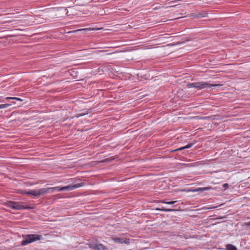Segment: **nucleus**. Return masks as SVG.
I'll return each instance as SVG.
<instances>
[{
    "label": "nucleus",
    "mask_w": 250,
    "mask_h": 250,
    "mask_svg": "<svg viewBox=\"0 0 250 250\" xmlns=\"http://www.w3.org/2000/svg\"><path fill=\"white\" fill-rule=\"evenodd\" d=\"M23 237L24 239L21 243V245L22 246L43 239L42 236L40 234H27Z\"/></svg>",
    "instance_id": "1"
},
{
    "label": "nucleus",
    "mask_w": 250,
    "mask_h": 250,
    "mask_svg": "<svg viewBox=\"0 0 250 250\" xmlns=\"http://www.w3.org/2000/svg\"><path fill=\"white\" fill-rule=\"evenodd\" d=\"M187 86L188 88L194 87L198 89H202L204 88H209L211 87L218 86H219V85L210 84L208 83V82H199L193 83H189L187 84Z\"/></svg>",
    "instance_id": "2"
},
{
    "label": "nucleus",
    "mask_w": 250,
    "mask_h": 250,
    "mask_svg": "<svg viewBox=\"0 0 250 250\" xmlns=\"http://www.w3.org/2000/svg\"><path fill=\"white\" fill-rule=\"evenodd\" d=\"M22 204L23 203L21 204L19 202L9 201L5 203V206L14 210H22L30 208L28 206L23 205Z\"/></svg>",
    "instance_id": "3"
},
{
    "label": "nucleus",
    "mask_w": 250,
    "mask_h": 250,
    "mask_svg": "<svg viewBox=\"0 0 250 250\" xmlns=\"http://www.w3.org/2000/svg\"><path fill=\"white\" fill-rule=\"evenodd\" d=\"M83 183H81L78 184H72L67 186H64L61 188L59 189V191H70L76 188H79L82 187L83 185Z\"/></svg>",
    "instance_id": "4"
},
{
    "label": "nucleus",
    "mask_w": 250,
    "mask_h": 250,
    "mask_svg": "<svg viewBox=\"0 0 250 250\" xmlns=\"http://www.w3.org/2000/svg\"><path fill=\"white\" fill-rule=\"evenodd\" d=\"M113 241L117 243L129 244L130 243V240L127 238H122L120 237L113 238Z\"/></svg>",
    "instance_id": "5"
},
{
    "label": "nucleus",
    "mask_w": 250,
    "mask_h": 250,
    "mask_svg": "<svg viewBox=\"0 0 250 250\" xmlns=\"http://www.w3.org/2000/svg\"><path fill=\"white\" fill-rule=\"evenodd\" d=\"M96 44H95V51H94L95 54H101V55L110 54V53H106L107 52V51H106V50H99V49L96 50V49H99L100 48L99 46H96Z\"/></svg>",
    "instance_id": "6"
},
{
    "label": "nucleus",
    "mask_w": 250,
    "mask_h": 250,
    "mask_svg": "<svg viewBox=\"0 0 250 250\" xmlns=\"http://www.w3.org/2000/svg\"><path fill=\"white\" fill-rule=\"evenodd\" d=\"M108 248L102 244L95 242V250H107Z\"/></svg>",
    "instance_id": "7"
},
{
    "label": "nucleus",
    "mask_w": 250,
    "mask_h": 250,
    "mask_svg": "<svg viewBox=\"0 0 250 250\" xmlns=\"http://www.w3.org/2000/svg\"><path fill=\"white\" fill-rule=\"evenodd\" d=\"M212 189V188L211 187H205V188H197L196 189H192V190H191V191L193 192H198V191L204 192L205 191L209 190H210Z\"/></svg>",
    "instance_id": "8"
},
{
    "label": "nucleus",
    "mask_w": 250,
    "mask_h": 250,
    "mask_svg": "<svg viewBox=\"0 0 250 250\" xmlns=\"http://www.w3.org/2000/svg\"><path fill=\"white\" fill-rule=\"evenodd\" d=\"M39 196L43 195L48 193H50L49 188H42L38 189Z\"/></svg>",
    "instance_id": "9"
},
{
    "label": "nucleus",
    "mask_w": 250,
    "mask_h": 250,
    "mask_svg": "<svg viewBox=\"0 0 250 250\" xmlns=\"http://www.w3.org/2000/svg\"><path fill=\"white\" fill-rule=\"evenodd\" d=\"M25 193L28 195H32L36 197L39 196L38 189L31 190L30 191L26 192Z\"/></svg>",
    "instance_id": "10"
},
{
    "label": "nucleus",
    "mask_w": 250,
    "mask_h": 250,
    "mask_svg": "<svg viewBox=\"0 0 250 250\" xmlns=\"http://www.w3.org/2000/svg\"><path fill=\"white\" fill-rule=\"evenodd\" d=\"M208 13L205 11H202L201 12H199L194 15V18H201L203 17H206L207 16Z\"/></svg>",
    "instance_id": "11"
},
{
    "label": "nucleus",
    "mask_w": 250,
    "mask_h": 250,
    "mask_svg": "<svg viewBox=\"0 0 250 250\" xmlns=\"http://www.w3.org/2000/svg\"><path fill=\"white\" fill-rule=\"evenodd\" d=\"M193 144H194V143L188 144L187 145H186V146H184L180 147V148H179L178 149H176L173 150V151H176L181 150H183V149H187V148H190L192 146Z\"/></svg>",
    "instance_id": "12"
},
{
    "label": "nucleus",
    "mask_w": 250,
    "mask_h": 250,
    "mask_svg": "<svg viewBox=\"0 0 250 250\" xmlns=\"http://www.w3.org/2000/svg\"><path fill=\"white\" fill-rule=\"evenodd\" d=\"M104 67L103 66H101L98 68L97 70H95V75H97L99 74V75H102L104 72Z\"/></svg>",
    "instance_id": "13"
},
{
    "label": "nucleus",
    "mask_w": 250,
    "mask_h": 250,
    "mask_svg": "<svg viewBox=\"0 0 250 250\" xmlns=\"http://www.w3.org/2000/svg\"><path fill=\"white\" fill-rule=\"evenodd\" d=\"M227 250H237L236 247L232 244H227L226 246Z\"/></svg>",
    "instance_id": "14"
},
{
    "label": "nucleus",
    "mask_w": 250,
    "mask_h": 250,
    "mask_svg": "<svg viewBox=\"0 0 250 250\" xmlns=\"http://www.w3.org/2000/svg\"><path fill=\"white\" fill-rule=\"evenodd\" d=\"M157 210L165 212H172L176 210L175 209H174L166 208H165L164 207H162V208H157Z\"/></svg>",
    "instance_id": "15"
},
{
    "label": "nucleus",
    "mask_w": 250,
    "mask_h": 250,
    "mask_svg": "<svg viewBox=\"0 0 250 250\" xmlns=\"http://www.w3.org/2000/svg\"><path fill=\"white\" fill-rule=\"evenodd\" d=\"M96 13L98 14V15H103V13H104V11H103L102 10H101V9L100 8V7H97L96 8Z\"/></svg>",
    "instance_id": "16"
},
{
    "label": "nucleus",
    "mask_w": 250,
    "mask_h": 250,
    "mask_svg": "<svg viewBox=\"0 0 250 250\" xmlns=\"http://www.w3.org/2000/svg\"><path fill=\"white\" fill-rule=\"evenodd\" d=\"M177 202V201H169V202H166L165 201H162V203L164 204H166L168 205H172Z\"/></svg>",
    "instance_id": "17"
},
{
    "label": "nucleus",
    "mask_w": 250,
    "mask_h": 250,
    "mask_svg": "<svg viewBox=\"0 0 250 250\" xmlns=\"http://www.w3.org/2000/svg\"><path fill=\"white\" fill-rule=\"evenodd\" d=\"M60 188L59 187H56L49 188V190H50V192H53L56 190H59V189H60Z\"/></svg>",
    "instance_id": "18"
},
{
    "label": "nucleus",
    "mask_w": 250,
    "mask_h": 250,
    "mask_svg": "<svg viewBox=\"0 0 250 250\" xmlns=\"http://www.w3.org/2000/svg\"><path fill=\"white\" fill-rule=\"evenodd\" d=\"M112 159H111L110 158L105 159L104 160H102L101 161H95V163H99V162H103V163H105V162H108L110 161H111Z\"/></svg>",
    "instance_id": "19"
},
{
    "label": "nucleus",
    "mask_w": 250,
    "mask_h": 250,
    "mask_svg": "<svg viewBox=\"0 0 250 250\" xmlns=\"http://www.w3.org/2000/svg\"><path fill=\"white\" fill-rule=\"evenodd\" d=\"M9 106L10 104H0V109L7 108Z\"/></svg>",
    "instance_id": "20"
},
{
    "label": "nucleus",
    "mask_w": 250,
    "mask_h": 250,
    "mask_svg": "<svg viewBox=\"0 0 250 250\" xmlns=\"http://www.w3.org/2000/svg\"><path fill=\"white\" fill-rule=\"evenodd\" d=\"M244 226L246 227V228L250 229V221L245 222L244 224Z\"/></svg>",
    "instance_id": "21"
},
{
    "label": "nucleus",
    "mask_w": 250,
    "mask_h": 250,
    "mask_svg": "<svg viewBox=\"0 0 250 250\" xmlns=\"http://www.w3.org/2000/svg\"><path fill=\"white\" fill-rule=\"evenodd\" d=\"M90 30H91L90 28H85V29H82L74 30L73 31H72L71 32H78V31H80Z\"/></svg>",
    "instance_id": "22"
},
{
    "label": "nucleus",
    "mask_w": 250,
    "mask_h": 250,
    "mask_svg": "<svg viewBox=\"0 0 250 250\" xmlns=\"http://www.w3.org/2000/svg\"><path fill=\"white\" fill-rule=\"evenodd\" d=\"M95 31L96 30H104L103 27H98L97 26V25H95V28H94Z\"/></svg>",
    "instance_id": "23"
},
{
    "label": "nucleus",
    "mask_w": 250,
    "mask_h": 250,
    "mask_svg": "<svg viewBox=\"0 0 250 250\" xmlns=\"http://www.w3.org/2000/svg\"><path fill=\"white\" fill-rule=\"evenodd\" d=\"M229 184L227 183H225L223 185V187L224 188V190L227 189L229 188Z\"/></svg>",
    "instance_id": "24"
},
{
    "label": "nucleus",
    "mask_w": 250,
    "mask_h": 250,
    "mask_svg": "<svg viewBox=\"0 0 250 250\" xmlns=\"http://www.w3.org/2000/svg\"><path fill=\"white\" fill-rule=\"evenodd\" d=\"M13 100H15L21 102H22L23 101V100H22L21 99L17 97H13Z\"/></svg>",
    "instance_id": "25"
},
{
    "label": "nucleus",
    "mask_w": 250,
    "mask_h": 250,
    "mask_svg": "<svg viewBox=\"0 0 250 250\" xmlns=\"http://www.w3.org/2000/svg\"><path fill=\"white\" fill-rule=\"evenodd\" d=\"M97 91L99 92V93H98V94L99 95H103V92L102 90H100V89H97L96 90Z\"/></svg>",
    "instance_id": "26"
},
{
    "label": "nucleus",
    "mask_w": 250,
    "mask_h": 250,
    "mask_svg": "<svg viewBox=\"0 0 250 250\" xmlns=\"http://www.w3.org/2000/svg\"><path fill=\"white\" fill-rule=\"evenodd\" d=\"M65 11H66V14L67 15V16H69V15H70V14H68V11H67V9H65Z\"/></svg>",
    "instance_id": "27"
},
{
    "label": "nucleus",
    "mask_w": 250,
    "mask_h": 250,
    "mask_svg": "<svg viewBox=\"0 0 250 250\" xmlns=\"http://www.w3.org/2000/svg\"><path fill=\"white\" fill-rule=\"evenodd\" d=\"M6 99H7V100H10V99H13V97H7Z\"/></svg>",
    "instance_id": "28"
},
{
    "label": "nucleus",
    "mask_w": 250,
    "mask_h": 250,
    "mask_svg": "<svg viewBox=\"0 0 250 250\" xmlns=\"http://www.w3.org/2000/svg\"><path fill=\"white\" fill-rule=\"evenodd\" d=\"M176 0L172 1H171V2H170V3H173V2H176Z\"/></svg>",
    "instance_id": "29"
}]
</instances>
